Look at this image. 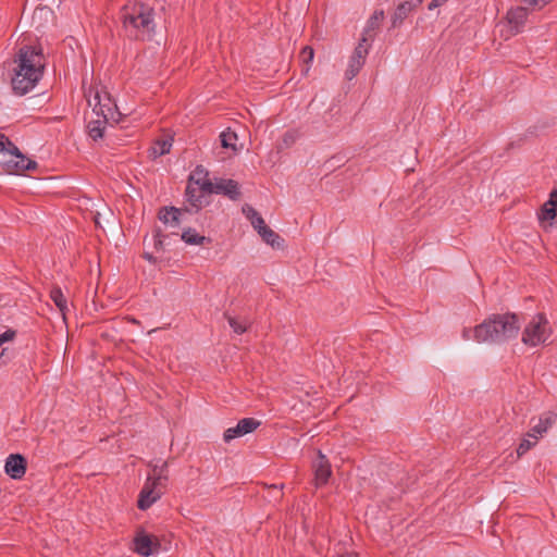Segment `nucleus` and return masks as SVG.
<instances>
[{
  "label": "nucleus",
  "instance_id": "nucleus-13",
  "mask_svg": "<svg viewBox=\"0 0 557 557\" xmlns=\"http://www.w3.org/2000/svg\"><path fill=\"white\" fill-rule=\"evenodd\" d=\"M384 18V11L383 10H375L373 14L370 16V18L367 22V25L362 32L361 41L367 44H372L374 40V37L376 35V30L380 28V25Z\"/></svg>",
  "mask_w": 557,
  "mask_h": 557
},
{
  "label": "nucleus",
  "instance_id": "nucleus-9",
  "mask_svg": "<svg viewBox=\"0 0 557 557\" xmlns=\"http://www.w3.org/2000/svg\"><path fill=\"white\" fill-rule=\"evenodd\" d=\"M159 541L152 535L139 532L134 537V552L143 557H149L160 548Z\"/></svg>",
  "mask_w": 557,
  "mask_h": 557
},
{
  "label": "nucleus",
  "instance_id": "nucleus-1",
  "mask_svg": "<svg viewBox=\"0 0 557 557\" xmlns=\"http://www.w3.org/2000/svg\"><path fill=\"white\" fill-rule=\"evenodd\" d=\"M11 84L14 94L23 96L30 91L44 75L45 63L41 48L23 46L20 48Z\"/></svg>",
  "mask_w": 557,
  "mask_h": 557
},
{
  "label": "nucleus",
  "instance_id": "nucleus-24",
  "mask_svg": "<svg viewBox=\"0 0 557 557\" xmlns=\"http://www.w3.org/2000/svg\"><path fill=\"white\" fill-rule=\"evenodd\" d=\"M220 139H221V146L223 148H231L235 152L238 151V149L236 147V141H237L238 137L235 132L227 128L226 131H224L220 134Z\"/></svg>",
  "mask_w": 557,
  "mask_h": 557
},
{
  "label": "nucleus",
  "instance_id": "nucleus-14",
  "mask_svg": "<svg viewBox=\"0 0 557 557\" xmlns=\"http://www.w3.org/2000/svg\"><path fill=\"white\" fill-rule=\"evenodd\" d=\"M528 18V10L523 7L510 9L506 14V20L515 33L521 32Z\"/></svg>",
  "mask_w": 557,
  "mask_h": 557
},
{
  "label": "nucleus",
  "instance_id": "nucleus-38",
  "mask_svg": "<svg viewBox=\"0 0 557 557\" xmlns=\"http://www.w3.org/2000/svg\"><path fill=\"white\" fill-rule=\"evenodd\" d=\"M36 168H37V162L32 159H28V161H26V163H25L24 170L30 171V170H35Z\"/></svg>",
  "mask_w": 557,
  "mask_h": 557
},
{
  "label": "nucleus",
  "instance_id": "nucleus-44",
  "mask_svg": "<svg viewBox=\"0 0 557 557\" xmlns=\"http://www.w3.org/2000/svg\"><path fill=\"white\" fill-rule=\"evenodd\" d=\"M196 173H205L206 175L208 174V173L202 169V166H201V165H198V166L196 168Z\"/></svg>",
  "mask_w": 557,
  "mask_h": 557
},
{
  "label": "nucleus",
  "instance_id": "nucleus-40",
  "mask_svg": "<svg viewBox=\"0 0 557 557\" xmlns=\"http://www.w3.org/2000/svg\"><path fill=\"white\" fill-rule=\"evenodd\" d=\"M5 141H8V137L4 134L0 133V153L4 152L7 145Z\"/></svg>",
  "mask_w": 557,
  "mask_h": 557
},
{
  "label": "nucleus",
  "instance_id": "nucleus-5",
  "mask_svg": "<svg viewBox=\"0 0 557 557\" xmlns=\"http://www.w3.org/2000/svg\"><path fill=\"white\" fill-rule=\"evenodd\" d=\"M552 335L549 322L544 313H536L525 325L522 332V343L529 347H536Z\"/></svg>",
  "mask_w": 557,
  "mask_h": 557
},
{
  "label": "nucleus",
  "instance_id": "nucleus-7",
  "mask_svg": "<svg viewBox=\"0 0 557 557\" xmlns=\"http://www.w3.org/2000/svg\"><path fill=\"white\" fill-rule=\"evenodd\" d=\"M193 181L194 176L190 175L185 190V198L186 201L189 203V208L185 207L184 211L189 213H197L205 206H207L209 201L207 200V197H205V195L200 194L199 188L194 185Z\"/></svg>",
  "mask_w": 557,
  "mask_h": 557
},
{
  "label": "nucleus",
  "instance_id": "nucleus-4",
  "mask_svg": "<svg viewBox=\"0 0 557 557\" xmlns=\"http://www.w3.org/2000/svg\"><path fill=\"white\" fill-rule=\"evenodd\" d=\"M161 479H164V481L169 479L168 462H163L160 467L154 466L153 476H148L137 500V507L140 510H147L153 503L161 498L163 494V491L159 490Z\"/></svg>",
  "mask_w": 557,
  "mask_h": 557
},
{
  "label": "nucleus",
  "instance_id": "nucleus-35",
  "mask_svg": "<svg viewBox=\"0 0 557 557\" xmlns=\"http://www.w3.org/2000/svg\"><path fill=\"white\" fill-rule=\"evenodd\" d=\"M535 443H536L535 440L532 442L528 438H523L517 448L518 456L520 457V456L524 455L528 450H530L535 445Z\"/></svg>",
  "mask_w": 557,
  "mask_h": 557
},
{
  "label": "nucleus",
  "instance_id": "nucleus-26",
  "mask_svg": "<svg viewBox=\"0 0 557 557\" xmlns=\"http://www.w3.org/2000/svg\"><path fill=\"white\" fill-rule=\"evenodd\" d=\"M193 183L196 187L199 188L200 194L205 195V197L210 194H215L216 181L213 183L209 178H203L202 181H193Z\"/></svg>",
  "mask_w": 557,
  "mask_h": 557
},
{
  "label": "nucleus",
  "instance_id": "nucleus-21",
  "mask_svg": "<svg viewBox=\"0 0 557 557\" xmlns=\"http://www.w3.org/2000/svg\"><path fill=\"white\" fill-rule=\"evenodd\" d=\"M181 239L184 240L187 245H203L205 243L211 242L209 237L198 234L191 227L186 228L182 233Z\"/></svg>",
  "mask_w": 557,
  "mask_h": 557
},
{
  "label": "nucleus",
  "instance_id": "nucleus-27",
  "mask_svg": "<svg viewBox=\"0 0 557 557\" xmlns=\"http://www.w3.org/2000/svg\"><path fill=\"white\" fill-rule=\"evenodd\" d=\"M314 57V50L310 46H306L301 49L299 58L304 63V67L301 70L302 74L307 75L309 72V63L312 62Z\"/></svg>",
  "mask_w": 557,
  "mask_h": 557
},
{
  "label": "nucleus",
  "instance_id": "nucleus-34",
  "mask_svg": "<svg viewBox=\"0 0 557 557\" xmlns=\"http://www.w3.org/2000/svg\"><path fill=\"white\" fill-rule=\"evenodd\" d=\"M17 335V332L13 329H8L3 333L0 334V349L4 344L9 342H13Z\"/></svg>",
  "mask_w": 557,
  "mask_h": 557
},
{
  "label": "nucleus",
  "instance_id": "nucleus-28",
  "mask_svg": "<svg viewBox=\"0 0 557 557\" xmlns=\"http://www.w3.org/2000/svg\"><path fill=\"white\" fill-rule=\"evenodd\" d=\"M95 98L98 100L97 104L95 106L94 108V113H96L97 116H101V107H102V111L103 113L106 114H109V119H113V111H112V101L111 99L108 97V103H101L100 101V96L99 94L97 92Z\"/></svg>",
  "mask_w": 557,
  "mask_h": 557
},
{
  "label": "nucleus",
  "instance_id": "nucleus-33",
  "mask_svg": "<svg viewBox=\"0 0 557 557\" xmlns=\"http://www.w3.org/2000/svg\"><path fill=\"white\" fill-rule=\"evenodd\" d=\"M240 436H244L243 432H242V429L239 426V423H237L236 426L234 428H228L224 434H223V440L224 442L226 443H230L232 440L236 438V437H240Z\"/></svg>",
  "mask_w": 557,
  "mask_h": 557
},
{
  "label": "nucleus",
  "instance_id": "nucleus-41",
  "mask_svg": "<svg viewBox=\"0 0 557 557\" xmlns=\"http://www.w3.org/2000/svg\"><path fill=\"white\" fill-rule=\"evenodd\" d=\"M406 2L408 4H410L412 7V9L414 10L423 2V0H406Z\"/></svg>",
  "mask_w": 557,
  "mask_h": 557
},
{
  "label": "nucleus",
  "instance_id": "nucleus-6",
  "mask_svg": "<svg viewBox=\"0 0 557 557\" xmlns=\"http://www.w3.org/2000/svg\"><path fill=\"white\" fill-rule=\"evenodd\" d=\"M370 47V44L359 40L357 47L349 58L348 67L345 73L347 79H352L361 71L366 63Z\"/></svg>",
  "mask_w": 557,
  "mask_h": 557
},
{
  "label": "nucleus",
  "instance_id": "nucleus-46",
  "mask_svg": "<svg viewBox=\"0 0 557 557\" xmlns=\"http://www.w3.org/2000/svg\"><path fill=\"white\" fill-rule=\"evenodd\" d=\"M166 482L168 481H164V479H161V485L159 486V490L162 491V488H164L166 486Z\"/></svg>",
  "mask_w": 557,
  "mask_h": 557
},
{
  "label": "nucleus",
  "instance_id": "nucleus-22",
  "mask_svg": "<svg viewBox=\"0 0 557 557\" xmlns=\"http://www.w3.org/2000/svg\"><path fill=\"white\" fill-rule=\"evenodd\" d=\"M50 298L61 312L63 319L65 320L66 311H67V300L63 295L61 288L59 286H54L50 290Z\"/></svg>",
  "mask_w": 557,
  "mask_h": 557
},
{
  "label": "nucleus",
  "instance_id": "nucleus-23",
  "mask_svg": "<svg viewBox=\"0 0 557 557\" xmlns=\"http://www.w3.org/2000/svg\"><path fill=\"white\" fill-rule=\"evenodd\" d=\"M243 213L246 215V218L250 221L253 228L258 232L261 230L262 226L265 225V222L263 218L260 215V213L252 208L249 205H245L243 207Z\"/></svg>",
  "mask_w": 557,
  "mask_h": 557
},
{
  "label": "nucleus",
  "instance_id": "nucleus-47",
  "mask_svg": "<svg viewBox=\"0 0 557 557\" xmlns=\"http://www.w3.org/2000/svg\"><path fill=\"white\" fill-rule=\"evenodd\" d=\"M341 557H358L356 555H346V556H341Z\"/></svg>",
  "mask_w": 557,
  "mask_h": 557
},
{
  "label": "nucleus",
  "instance_id": "nucleus-20",
  "mask_svg": "<svg viewBox=\"0 0 557 557\" xmlns=\"http://www.w3.org/2000/svg\"><path fill=\"white\" fill-rule=\"evenodd\" d=\"M413 11L412 7L406 1L397 5L392 15V27H398L407 18V16Z\"/></svg>",
  "mask_w": 557,
  "mask_h": 557
},
{
  "label": "nucleus",
  "instance_id": "nucleus-42",
  "mask_svg": "<svg viewBox=\"0 0 557 557\" xmlns=\"http://www.w3.org/2000/svg\"><path fill=\"white\" fill-rule=\"evenodd\" d=\"M522 1L528 5L542 8L539 0H522Z\"/></svg>",
  "mask_w": 557,
  "mask_h": 557
},
{
  "label": "nucleus",
  "instance_id": "nucleus-12",
  "mask_svg": "<svg viewBox=\"0 0 557 557\" xmlns=\"http://www.w3.org/2000/svg\"><path fill=\"white\" fill-rule=\"evenodd\" d=\"M557 414L553 411L544 412L532 425L528 432V436L537 441L540 436L547 432V430L556 422Z\"/></svg>",
  "mask_w": 557,
  "mask_h": 557
},
{
  "label": "nucleus",
  "instance_id": "nucleus-43",
  "mask_svg": "<svg viewBox=\"0 0 557 557\" xmlns=\"http://www.w3.org/2000/svg\"><path fill=\"white\" fill-rule=\"evenodd\" d=\"M471 333H473V331H471L470 329H463L462 331V337L463 339H470L471 337Z\"/></svg>",
  "mask_w": 557,
  "mask_h": 557
},
{
  "label": "nucleus",
  "instance_id": "nucleus-10",
  "mask_svg": "<svg viewBox=\"0 0 557 557\" xmlns=\"http://www.w3.org/2000/svg\"><path fill=\"white\" fill-rule=\"evenodd\" d=\"M26 469L27 460L21 454H11L5 460V473L13 480L22 479L26 473Z\"/></svg>",
  "mask_w": 557,
  "mask_h": 557
},
{
  "label": "nucleus",
  "instance_id": "nucleus-11",
  "mask_svg": "<svg viewBox=\"0 0 557 557\" xmlns=\"http://www.w3.org/2000/svg\"><path fill=\"white\" fill-rule=\"evenodd\" d=\"M215 194L223 195L233 201L242 198L240 186L232 178H216Z\"/></svg>",
  "mask_w": 557,
  "mask_h": 557
},
{
  "label": "nucleus",
  "instance_id": "nucleus-29",
  "mask_svg": "<svg viewBox=\"0 0 557 557\" xmlns=\"http://www.w3.org/2000/svg\"><path fill=\"white\" fill-rule=\"evenodd\" d=\"M238 423L244 435L253 432L261 424V422L255 418H244L239 420Z\"/></svg>",
  "mask_w": 557,
  "mask_h": 557
},
{
  "label": "nucleus",
  "instance_id": "nucleus-3",
  "mask_svg": "<svg viewBox=\"0 0 557 557\" xmlns=\"http://www.w3.org/2000/svg\"><path fill=\"white\" fill-rule=\"evenodd\" d=\"M121 21L132 40H145L154 33V9L141 1L125 4L121 10Z\"/></svg>",
  "mask_w": 557,
  "mask_h": 557
},
{
  "label": "nucleus",
  "instance_id": "nucleus-39",
  "mask_svg": "<svg viewBox=\"0 0 557 557\" xmlns=\"http://www.w3.org/2000/svg\"><path fill=\"white\" fill-rule=\"evenodd\" d=\"M143 257L152 264H156L158 261V259L150 252H144Z\"/></svg>",
  "mask_w": 557,
  "mask_h": 557
},
{
  "label": "nucleus",
  "instance_id": "nucleus-30",
  "mask_svg": "<svg viewBox=\"0 0 557 557\" xmlns=\"http://www.w3.org/2000/svg\"><path fill=\"white\" fill-rule=\"evenodd\" d=\"M169 236L163 234L160 227H156L152 232L153 247L157 251L165 250V239Z\"/></svg>",
  "mask_w": 557,
  "mask_h": 557
},
{
  "label": "nucleus",
  "instance_id": "nucleus-36",
  "mask_svg": "<svg viewBox=\"0 0 557 557\" xmlns=\"http://www.w3.org/2000/svg\"><path fill=\"white\" fill-rule=\"evenodd\" d=\"M5 149L4 152L13 156V157H20L22 153L20 149L8 138V141H5Z\"/></svg>",
  "mask_w": 557,
  "mask_h": 557
},
{
  "label": "nucleus",
  "instance_id": "nucleus-37",
  "mask_svg": "<svg viewBox=\"0 0 557 557\" xmlns=\"http://www.w3.org/2000/svg\"><path fill=\"white\" fill-rule=\"evenodd\" d=\"M17 160L15 161V169L17 172H25L24 166L26 161H28V158L25 157L23 153L20 154V157H15Z\"/></svg>",
  "mask_w": 557,
  "mask_h": 557
},
{
  "label": "nucleus",
  "instance_id": "nucleus-45",
  "mask_svg": "<svg viewBox=\"0 0 557 557\" xmlns=\"http://www.w3.org/2000/svg\"><path fill=\"white\" fill-rule=\"evenodd\" d=\"M539 1H540L541 5L544 7L548 3H550L553 0H539Z\"/></svg>",
  "mask_w": 557,
  "mask_h": 557
},
{
  "label": "nucleus",
  "instance_id": "nucleus-31",
  "mask_svg": "<svg viewBox=\"0 0 557 557\" xmlns=\"http://www.w3.org/2000/svg\"><path fill=\"white\" fill-rule=\"evenodd\" d=\"M299 137V134L297 131H287L283 137H282V141L278 144V149H286V148H289L292 147L298 139Z\"/></svg>",
  "mask_w": 557,
  "mask_h": 557
},
{
  "label": "nucleus",
  "instance_id": "nucleus-18",
  "mask_svg": "<svg viewBox=\"0 0 557 557\" xmlns=\"http://www.w3.org/2000/svg\"><path fill=\"white\" fill-rule=\"evenodd\" d=\"M172 137L157 139L153 145L149 148V157L157 159L170 152L172 147Z\"/></svg>",
  "mask_w": 557,
  "mask_h": 557
},
{
  "label": "nucleus",
  "instance_id": "nucleus-32",
  "mask_svg": "<svg viewBox=\"0 0 557 557\" xmlns=\"http://www.w3.org/2000/svg\"><path fill=\"white\" fill-rule=\"evenodd\" d=\"M14 358V350L8 346L0 349V368L8 366Z\"/></svg>",
  "mask_w": 557,
  "mask_h": 557
},
{
  "label": "nucleus",
  "instance_id": "nucleus-8",
  "mask_svg": "<svg viewBox=\"0 0 557 557\" xmlns=\"http://www.w3.org/2000/svg\"><path fill=\"white\" fill-rule=\"evenodd\" d=\"M315 486L320 487L329 482L332 475V468L327 457L318 450L317 458L312 462Z\"/></svg>",
  "mask_w": 557,
  "mask_h": 557
},
{
  "label": "nucleus",
  "instance_id": "nucleus-2",
  "mask_svg": "<svg viewBox=\"0 0 557 557\" xmlns=\"http://www.w3.org/2000/svg\"><path fill=\"white\" fill-rule=\"evenodd\" d=\"M520 320L516 313H493L473 329L478 343L500 345L516 338L520 331Z\"/></svg>",
  "mask_w": 557,
  "mask_h": 557
},
{
  "label": "nucleus",
  "instance_id": "nucleus-17",
  "mask_svg": "<svg viewBox=\"0 0 557 557\" xmlns=\"http://www.w3.org/2000/svg\"><path fill=\"white\" fill-rule=\"evenodd\" d=\"M557 216V189L552 190L549 199L544 202L539 214L542 221H553Z\"/></svg>",
  "mask_w": 557,
  "mask_h": 557
},
{
  "label": "nucleus",
  "instance_id": "nucleus-15",
  "mask_svg": "<svg viewBox=\"0 0 557 557\" xmlns=\"http://www.w3.org/2000/svg\"><path fill=\"white\" fill-rule=\"evenodd\" d=\"M183 212H185L184 209L162 207L158 212V219L164 224L177 227L181 224V214Z\"/></svg>",
  "mask_w": 557,
  "mask_h": 557
},
{
  "label": "nucleus",
  "instance_id": "nucleus-16",
  "mask_svg": "<svg viewBox=\"0 0 557 557\" xmlns=\"http://www.w3.org/2000/svg\"><path fill=\"white\" fill-rule=\"evenodd\" d=\"M109 121V114L103 113L101 110V116L96 120H90L87 124L88 135L94 139L98 140L103 137L106 125Z\"/></svg>",
  "mask_w": 557,
  "mask_h": 557
},
{
  "label": "nucleus",
  "instance_id": "nucleus-19",
  "mask_svg": "<svg viewBox=\"0 0 557 557\" xmlns=\"http://www.w3.org/2000/svg\"><path fill=\"white\" fill-rule=\"evenodd\" d=\"M261 238L273 248H282L284 246V239L267 224L258 231Z\"/></svg>",
  "mask_w": 557,
  "mask_h": 557
},
{
  "label": "nucleus",
  "instance_id": "nucleus-25",
  "mask_svg": "<svg viewBox=\"0 0 557 557\" xmlns=\"http://www.w3.org/2000/svg\"><path fill=\"white\" fill-rule=\"evenodd\" d=\"M224 317L227 320L230 326L233 329V331L236 334L240 335L247 331L248 325H247L246 320H239L235 317L230 315L227 312L224 313Z\"/></svg>",
  "mask_w": 557,
  "mask_h": 557
}]
</instances>
